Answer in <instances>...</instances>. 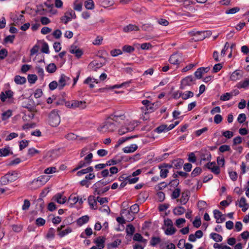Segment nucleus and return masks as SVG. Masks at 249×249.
<instances>
[{
    "label": "nucleus",
    "instance_id": "f257e3e1",
    "mask_svg": "<svg viewBox=\"0 0 249 249\" xmlns=\"http://www.w3.org/2000/svg\"><path fill=\"white\" fill-rule=\"evenodd\" d=\"M117 128L116 124L108 117L105 122L98 127V130L102 133L112 132Z\"/></svg>",
    "mask_w": 249,
    "mask_h": 249
},
{
    "label": "nucleus",
    "instance_id": "58836bf2",
    "mask_svg": "<svg viewBox=\"0 0 249 249\" xmlns=\"http://www.w3.org/2000/svg\"><path fill=\"white\" fill-rule=\"evenodd\" d=\"M55 233V230L53 228H51L48 230L46 237L48 239H52L54 238Z\"/></svg>",
    "mask_w": 249,
    "mask_h": 249
},
{
    "label": "nucleus",
    "instance_id": "72a5a7b5",
    "mask_svg": "<svg viewBox=\"0 0 249 249\" xmlns=\"http://www.w3.org/2000/svg\"><path fill=\"white\" fill-rule=\"evenodd\" d=\"M14 81L17 84H23L26 82V79L24 77L16 75L14 78Z\"/></svg>",
    "mask_w": 249,
    "mask_h": 249
},
{
    "label": "nucleus",
    "instance_id": "8fccbe9b",
    "mask_svg": "<svg viewBox=\"0 0 249 249\" xmlns=\"http://www.w3.org/2000/svg\"><path fill=\"white\" fill-rule=\"evenodd\" d=\"M37 79V77L35 74H29L28 76V80L30 84H34Z\"/></svg>",
    "mask_w": 249,
    "mask_h": 249
},
{
    "label": "nucleus",
    "instance_id": "4be33fe9",
    "mask_svg": "<svg viewBox=\"0 0 249 249\" xmlns=\"http://www.w3.org/2000/svg\"><path fill=\"white\" fill-rule=\"evenodd\" d=\"M242 74L240 71L236 70L233 71L230 76V80L231 81H237L241 79Z\"/></svg>",
    "mask_w": 249,
    "mask_h": 249
},
{
    "label": "nucleus",
    "instance_id": "f3484780",
    "mask_svg": "<svg viewBox=\"0 0 249 249\" xmlns=\"http://www.w3.org/2000/svg\"><path fill=\"white\" fill-rule=\"evenodd\" d=\"M13 95V92L11 90H7L2 92L0 95V98L2 102H4L7 98L11 99Z\"/></svg>",
    "mask_w": 249,
    "mask_h": 249
},
{
    "label": "nucleus",
    "instance_id": "9b49d317",
    "mask_svg": "<svg viewBox=\"0 0 249 249\" xmlns=\"http://www.w3.org/2000/svg\"><path fill=\"white\" fill-rule=\"evenodd\" d=\"M109 117L111 119L112 121H113L115 124H116L117 126L119 124L122 123L124 120L125 118L124 114L119 115L111 114L109 116Z\"/></svg>",
    "mask_w": 249,
    "mask_h": 249
},
{
    "label": "nucleus",
    "instance_id": "79ce46f5",
    "mask_svg": "<svg viewBox=\"0 0 249 249\" xmlns=\"http://www.w3.org/2000/svg\"><path fill=\"white\" fill-rule=\"evenodd\" d=\"M135 231V228L132 225L130 224L127 225L126 228V232L127 234L132 235L134 234Z\"/></svg>",
    "mask_w": 249,
    "mask_h": 249
},
{
    "label": "nucleus",
    "instance_id": "2f4dec72",
    "mask_svg": "<svg viewBox=\"0 0 249 249\" xmlns=\"http://www.w3.org/2000/svg\"><path fill=\"white\" fill-rule=\"evenodd\" d=\"M84 5L87 9L93 10L95 7V5L93 0H87L85 1Z\"/></svg>",
    "mask_w": 249,
    "mask_h": 249
},
{
    "label": "nucleus",
    "instance_id": "9d476101",
    "mask_svg": "<svg viewBox=\"0 0 249 249\" xmlns=\"http://www.w3.org/2000/svg\"><path fill=\"white\" fill-rule=\"evenodd\" d=\"M142 104L144 106V107H142L141 109L143 110V112H145V113H146V112H152L153 111L154 108V104L151 103L149 101L147 100H143L142 102Z\"/></svg>",
    "mask_w": 249,
    "mask_h": 249
},
{
    "label": "nucleus",
    "instance_id": "338daca9",
    "mask_svg": "<svg viewBox=\"0 0 249 249\" xmlns=\"http://www.w3.org/2000/svg\"><path fill=\"white\" fill-rule=\"evenodd\" d=\"M46 221L45 219L42 218H38L36 219V224L39 227L43 226L45 224Z\"/></svg>",
    "mask_w": 249,
    "mask_h": 249
},
{
    "label": "nucleus",
    "instance_id": "ea45409f",
    "mask_svg": "<svg viewBox=\"0 0 249 249\" xmlns=\"http://www.w3.org/2000/svg\"><path fill=\"white\" fill-rule=\"evenodd\" d=\"M12 115V111L11 110H8L2 113L1 119L2 121H5L11 117Z\"/></svg>",
    "mask_w": 249,
    "mask_h": 249
},
{
    "label": "nucleus",
    "instance_id": "0e129e2a",
    "mask_svg": "<svg viewBox=\"0 0 249 249\" xmlns=\"http://www.w3.org/2000/svg\"><path fill=\"white\" fill-rule=\"evenodd\" d=\"M139 180V178L138 177H132V176H128V178H127V182L129 183V184H132V183H135L136 182H137Z\"/></svg>",
    "mask_w": 249,
    "mask_h": 249
},
{
    "label": "nucleus",
    "instance_id": "7ed1b4c3",
    "mask_svg": "<svg viewBox=\"0 0 249 249\" xmlns=\"http://www.w3.org/2000/svg\"><path fill=\"white\" fill-rule=\"evenodd\" d=\"M60 122V118L57 113H52L49 116V123L53 127H56Z\"/></svg>",
    "mask_w": 249,
    "mask_h": 249
},
{
    "label": "nucleus",
    "instance_id": "b1692460",
    "mask_svg": "<svg viewBox=\"0 0 249 249\" xmlns=\"http://www.w3.org/2000/svg\"><path fill=\"white\" fill-rule=\"evenodd\" d=\"M97 200L93 196H89V197L88 201L90 208L94 209L98 208Z\"/></svg>",
    "mask_w": 249,
    "mask_h": 249
},
{
    "label": "nucleus",
    "instance_id": "f8f14e48",
    "mask_svg": "<svg viewBox=\"0 0 249 249\" xmlns=\"http://www.w3.org/2000/svg\"><path fill=\"white\" fill-rule=\"evenodd\" d=\"M213 215L216 219V222L217 223H221L225 221V218L224 215L219 210H214L213 211Z\"/></svg>",
    "mask_w": 249,
    "mask_h": 249
},
{
    "label": "nucleus",
    "instance_id": "dca6fc26",
    "mask_svg": "<svg viewBox=\"0 0 249 249\" xmlns=\"http://www.w3.org/2000/svg\"><path fill=\"white\" fill-rule=\"evenodd\" d=\"M210 68L209 67H206V68H200L197 70V71L195 72V76L198 78L200 79L202 78L203 75L207 73L209 70Z\"/></svg>",
    "mask_w": 249,
    "mask_h": 249
},
{
    "label": "nucleus",
    "instance_id": "7c9ffc66",
    "mask_svg": "<svg viewBox=\"0 0 249 249\" xmlns=\"http://www.w3.org/2000/svg\"><path fill=\"white\" fill-rule=\"evenodd\" d=\"M194 93L190 91H186L183 93L181 92L179 94V96L183 100H187L189 98L193 97Z\"/></svg>",
    "mask_w": 249,
    "mask_h": 249
},
{
    "label": "nucleus",
    "instance_id": "de8ad7c7",
    "mask_svg": "<svg viewBox=\"0 0 249 249\" xmlns=\"http://www.w3.org/2000/svg\"><path fill=\"white\" fill-rule=\"evenodd\" d=\"M167 125L166 124H162L158 126L156 129V131L158 133H161L162 132H164L167 130Z\"/></svg>",
    "mask_w": 249,
    "mask_h": 249
},
{
    "label": "nucleus",
    "instance_id": "f704fd0d",
    "mask_svg": "<svg viewBox=\"0 0 249 249\" xmlns=\"http://www.w3.org/2000/svg\"><path fill=\"white\" fill-rule=\"evenodd\" d=\"M189 199V196L185 192L182 193L181 198L179 199L180 202L182 204H185Z\"/></svg>",
    "mask_w": 249,
    "mask_h": 249
},
{
    "label": "nucleus",
    "instance_id": "e433bc0d",
    "mask_svg": "<svg viewBox=\"0 0 249 249\" xmlns=\"http://www.w3.org/2000/svg\"><path fill=\"white\" fill-rule=\"evenodd\" d=\"M56 70V66L54 63H51L48 65L46 71L51 73L54 72Z\"/></svg>",
    "mask_w": 249,
    "mask_h": 249
},
{
    "label": "nucleus",
    "instance_id": "c03bdc74",
    "mask_svg": "<svg viewBox=\"0 0 249 249\" xmlns=\"http://www.w3.org/2000/svg\"><path fill=\"white\" fill-rule=\"evenodd\" d=\"M161 242V239L159 237H152L150 240V245L152 246H155Z\"/></svg>",
    "mask_w": 249,
    "mask_h": 249
},
{
    "label": "nucleus",
    "instance_id": "774afa93",
    "mask_svg": "<svg viewBox=\"0 0 249 249\" xmlns=\"http://www.w3.org/2000/svg\"><path fill=\"white\" fill-rule=\"evenodd\" d=\"M65 138L68 140H73L76 139L77 136L73 133H69L65 136Z\"/></svg>",
    "mask_w": 249,
    "mask_h": 249
},
{
    "label": "nucleus",
    "instance_id": "473e14b6",
    "mask_svg": "<svg viewBox=\"0 0 249 249\" xmlns=\"http://www.w3.org/2000/svg\"><path fill=\"white\" fill-rule=\"evenodd\" d=\"M73 9L75 10L81 11L82 9V2L81 0H75Z\"/></svg>",
    "mask_w": 249,
    "mask_h": 249
},
{
    "label": "nucleus",
    "instance_id": "5fc2aeb1",
    "mask_svg": "<svg viewBox=\"0 0 249 249\" xmlns=\"http://www.w3.org/2000/svg\"><path fill=\"white\" fill-rule=\"evenodd\" d=\"M180 194V189L179 188H176L172 193V197L175 199L179 197Z\"/></svg>",
    "mask_w": 249,
    "mask_h": 249
},
{
    "label": "nucleus",
    "instance_id": "2eb2a0df",
    "mask_svg": "<svg viewBox=\"0 0 249 249\" xmlns=\"http://www.w3.org/2000/svg\"><path fill=\"white\" fill-rule=\"evenodd\" d=\"M70 79V78L64 74H62L58 81V88L60 90L62 89L65 86L67 82Z\"/></svg>",
    "mask_w": 249,
    "mask_h": 249
},
{
    "label": "nucleus",
    "instance_id": "a878e982",
    "mask_svg": "<svg viewBox=\"0 0 249 249\" xmlns=\"http://www.w3.org/2000/svg\"><path fill=\"white\" fill-rule=\"evenodd\" d=\"M249 87V79H246L244 81H241L236 85V87L238 89H246Z\"/></svg>",
    "mask_w": 249,
    "mask_h": 249
},
{
    "label": "nucleus",
    "instance_id": "680f3d73",
    "mask_svg": "<svg viewBox=\"0 0 249 249\" xmlns=\"http://www.w3.org/2000/svg\"><path fill=\"white\" fill-rule=\"evenodd\" d=\"M246 119H247V117H246V114H244V113H242V114H240L238 115V117L237 118V121L239 123L242 124L245 122Z\"/></svg>",
    "mask_w": 249,
    "mask_h": 249
},
{
    "label": "nucleus",
    "instance_id": "37998d69",
    "mask_svg": "<svg viewBox=\"0 0 249 249\" xmlns=\"http://www.w3.org/2000/svg\"><path fill=\"white\" fill-rule=\"evenodd\" d=\"M232 96L233 94L232 93L227 92L220 96V100L223 101H226L229 100Z\"/></svg>",
    "mask_w": 249,
    "mask_h": 249
},
{
    "label": "nucleus",
    "instance_id": "ddd939ff",
    "mask_svg": "<svg viewBox=\"0 0 249 249\" xmlns=\"http://www.w3.org/2000/svg\"><path fill=\"white\" fill-rule=\"evenodd\" d=\"M69 52L72 53L74 54L75 56L77 58H80L81 55L83 54V52L82 50L79 49L76 45H72L71 46Z\"/></svg>",
    "mask_w": 249,
    "mask_h": 249
},
{
    "label": "nucleus",
    "instance_id": "a19ab883",
    "mask_svg": "<svg viewBox=\"0 0 249 249\" xmlns=\"http://www.w3.org/2000/svg\"><path fill=\"white\" fill-rule=\"evenodd\" d=\"M210 236L216 242H221L222 240V236L216 233H212Z\"/></svg>",
    "mask_w": 249,
    "mask_h": 249
},
{
    "label": "nucleus",
    "instance_id": "bf43d9fd",
    "mask_svg": "<svg viewBox=\"0 0 249 249\" xmlns=\"http://www.w3.org/2000/svg\"><path fill=\"white\" fill-rule=\"evenodd\" d=\"M202 170L200 167H196L195 168L193 172L191 173V175L192 177H195L198 175H199L201 173Z\"/></svg>",
    "mask_w": 249,
    "mask_h": 249
},
{
    "label": "nucleus",
    "instance_id": "aec40b11",
    "mask_svg": "<svg viewBox=\"0 0 249 249\" xmlns=\"http://www.w3.org/2000/svg\"><path fill=\"white\" fill-rule=\"evenodd\" d=\"M193 81V78L192 76H187L183 79L181 82V88H184L187 86H190L192 84Z\"/></svg>",
    "mask_w": 249,
    "mask_h": 249
},
{
    "label": "nucleus",
    "instance_id": "6e6552de",
    "mask_svg": "<svg viewBox=\"0 0 249 249\" xmlns=\"http://www.w3.org/2000/svg\"><path fill=\"white\" fill-rule=\"evenodd\" d=\"M206 166L215 175H219L220 172L219 167L216 164L215 162H209L207 163Z\"/></svg>",
    "mask_w": 249,
    "mask_h": 249
},
{
    "label": "nucleus",
    "instance_id": "39448f33",
    "mask_svg": "<svg viewBox=\"0 0 249 249\" xmlns=\"http://www.w3.org/2000/svg\"><path fill=\"white\" fill-rule=\"evenodd\" d=\"M75 18L76 15L75 12L72 10H70L65 13L64 16L61 18V20L65 24H67L72 18Z\"/></svg>",
    "mask_w": 249,
    "mask_h": 249
},
{
    "label": "nucleus",
    "instance_id": "1a4fd4ad",
    "mask_svg": "<svg viewBox=\"0 0 249 249\" xmlns=\"http://www.w3.org/2000/svg\"><path fill=\"white\" fill-rule=\"evenodd\" d=\"M65 227V225H61L57 229L58 235L61 237L64 236L72 231V229L70 227H67L66 229L63 230Z\"/></svg>",
    "mask_w": 249,
    "mask_h": 249
},
{
    "label": "nucleus",
    "instance_id": "09e8293b",
    "mask_svg": "<svg viewBox=\"0 0 249 249\" xmlns=\"http://www.w3.org/2000/svg\"><path fill=\"white\" fill-rule=\"evenodd\" d=\"M122 49L124 52L129 53H131L135 50V48L133 47L127 45H124Z\"/></svg>",
    "mask_w": 249,
    "mask_h": 249
},
{
    "label": "nucleus",
    "instance_id": "13d9d810",
    "mask_svg": "<svg viewBox=\"0 0 249 249\" xmlns=\"http://www.w3.org/2000/svg\"><path fill=\"white\" fill-rule=\"evenodd\" d=\"M108 187H105L103 189H96L95 190V195H102L108 190Z\"/></svg>",
    "mask_w": 249,
    "mask_h": 249
},
{
    "label": "nucleus",
    "instance_id": "6e6d98bb",
    "mask_svg": "<svg viewBox=\"0 0 249 249\" xmlns=\"http://www.w3.org/2000/svg\"><path fill=\"white\" fill-rule=\"evenodd\" d=\"M12 229L13 231L18 232H20L23 229V226L21 224L19 225H13Z\"/></svg>",
    "mask_w": 249,
    "mask_h": 249
},
{
    "label": "nucleus",
    "instance_id": "69168bd1",
    "mask_svg": "<svg viewBox=\"0 0 249 249\" xmlns=\"http://www.w3.org/2000/svg\"><path fill=\"white\" fill-rule=\"evenodd\" d=\"M222 135L227 139H230L233 136V133L231 131L227 130L222 133Z\"/></svg>",
    "mask_w": 249,
    "mask_h": 249
},
{
    "label": "nucleus",
    "instance_id": "c756f323",
    "mask_svg": "<svg viewBox=\"0 0 249 249\" xmlns=\"http://www.w3.org/2000/svg\"><path fill=\"white\" fill-rule=\"evenodd\" d=\"M93 171V168L92 166H89L87 168L83 169L77 172L76 175L78 176H81L83 175L92 172Z\"/></svg>",
    "mask_w": 249,
    "mask_h": 249
},
{
    "label": "nucleus",
    "instance_id": "bb28decb",
    "mask_svg": "<svg viewBox=\"0 0 249 249\" xmlns=\"http://www.w3.org/2000/svg\"><path fill=\"white\" fill-rule=\"evenodd\" d=\"M79 196L75 194H72L68 198V201L70 202L71 205H73L78 201Z\"/></svg>",
    "mask_w": 249,
    "mask_h": 249
},
{
    "label": "nucleus",
    "instance_id": "4468645a",
    "mask_svg": "<svg viewBox=\"0 0 249 249\" xmlns=\"http://www.w3.org/2000/svg\"><path fill=\"white\" fill-rule=\"evenodd\" d=\"M53 199L61 204H64L67 200V197L64 196L63 193L56 194L53 197Z\"/></svg>",
    "mask_w": 249,
    "mask_h": 249
},
{
    "label": "nucleus",
    "instance_id": "393cba45",
    "mask_svg": "<svg viewBox=\"0 0 249 249\" xmlns=\"http://www.w3.org/2000/svg\"><path fill=\"white\" fill-rule=\"evenodd\" d=\"M200 157L201 160L209 161L211 159V154L207 150H205L204 152L202 151Z\"/></svg>",
    "mask_w": 249,
    "mask_h": 249
},
{
    "label": "nucleus",
    "instance_id": "864d4df0",
    "mask_svg": "<svg viewBox=\"0 0 249 249\" xmlns=\"http://www.w3.org/2000/svg\"><path fill=\"white\" fill-rule=\"evenodd\" d=\"M176 231V229L173 226H170L167 227L165 231V233L168 235H172Z\"/></svg>",
    "mask_w": 249,
    "mask_h": 249
},
{
    "label": "nucleus",
    "instance_id": "423d86ee",
    "mask_svg": "<svg viewBox=\"0 0 249 249\" xmlns=\"http://www.w3.org/2000/svg\"><path fill=\"white\" fill-rule=\"evenodd\" d=\"M172 168V166L167 164H163L159 166V168L160 169V177L161 178H164L167 177V174L169 173V169Z\"/></svg>",
    "mask_w": 249,
    "mask_h": 249
},
{
    "label": "nucleus",
    "instance_id": "e2e57ef3",
    "mask_svg": "<svg viewBox=\"0 0 249 249\" xmlns=\"http://www.w3.org/2000/svg\"><path fill=\"white\" fill-rule=\"evenodd\" d=\"M167 184L164 182H161L156 186L155 189L157 191H160L165 188Z\"/></svg>",
    "mask_w": 249,
    "mask_h": 249
},
{
    "label": "nucleus",
    "instance_id": "603ef678",
    "mask_svg": "<svg viewBox=\"0 0 249 249\" xmlns=\"http://www.w3.org/2000/svg\"><path fill=\"white\" fill-rule=\"evenodd\" d=\"M10 153V149L9 147L0 149V156H6Z\"/></svg>",
    "mask_w": 249,
    "mask_h": 249
},
{
    "label": "nucleus",
    "instance_id": "20e7f679",
    "mask_svg": "<svg viewBox=\"0 0 249 249\" xmlns=\"http://www.w3.org/2000/svg\"><path fill=\"white\" fill-rule=\"evenodd\" d=\"M182 60V54L176 53L173 54L170 57L169 61L171 64L178 65Z\"/></svg>",
    "mask_w": 249,
    "mask_h": 249
},
{
    "label": "nucleus",
    "instance_id": "0eeeda50",
    "mask_svg": "<svg viewBox=\"0 0 249 249\" xmlns=\"http://www.w3.org/2000/svg\"><path fill=\"white\" fill-rule=\"evenodd\" d=\"M121 213H122L123 217L125 218L126 222H131L135 218V214H134L129 210L127 209H122Z\"/></svg>",
    "mask_w": 249,
    "mask_h": 249
},
{
    "label": "nucleus",
    "instance_id": "412c9836",
    "mask_svg": "<svg viewBox=\"0 0 249 249\" xmlns=\"http://www.w3.org/2000/svg\"><path fill=\"white\" fill-rule=\"evenodd\" d=\"M239 206L242 208L243 212H246L249 207V204L247 203L245 197H242L240 198Z\"/></svg>",
    "mask_w": 249,
    "mask_h": 249
},
{
    "label": "nucleus",
    "instance_id": "a18cd8bd",
    "mask_svg": "<svg viewBox=\"0 0 249 249\" xmlns=\"http://www.w3.org/2000/svg\"><path fill=\"white\" fill-rule=\"evenodd\" d=\"M129 210L135 215L139 212V205L138 204H135L130 207Z\"/></svg>",
    "mask_w": 249,
    "mask_h": 249
},
{
    "label": "nucleus",
    "instance_id": "4d7b16f0",
    "mask_svg": "<svg viewBox=\"0 0 249 249\" xmlns=\"http://www.w3.org/2000/svg\"><path fill=\"white\" fill-rule=\"evenodd\" d=\"M57 171L56 168L55 167H51L46 168L44 170V173L46 174H50L53 173H55Z\"/></svg>",
    "mask_w": 249,
    "mask_h": 249
},
{
    "label": "nucleus",
    "instance_id": "3c124183",
    "mask_svg": "<svg viewBox=\"0 0 249 249\" xmlns=\"http://www.w3.org/2000/svg\"><path fill=\"white\" fill-rule=\"evenodd\" d=\"M169 207V204L167 203L160 204L159 205L158 210L160 212H164Z\"/></svg>",
    "mask_w": 249,
    "mask_h": 249
},
{
    "label": "nucleus",
    "instance_id": "5701e85b",
    "mask_svg": "<svg viewBox=\"0 0 249 249\" xmlns=\"http://www.w3.org/2000/svg\"><path fill=\"white\" fill-rule=\"evenodd\" d=\"M137 149L138 146L136 144H132L130 146L124 147L123 151L125 153H130L135 152Z\"/></svg>",
    "mask_w": 249,
    "mask_h": 249
},
{
    "label": "nucleus",
    "instance_id": "49530a36",
    "mask_svg": "<svg viewBox=\"0 0 249 249\" xmlns=\"http://www.w3.org/2000/svg\"><path fill=\"white\" fill-rule=\"evenodd\" d=\"M89 66L92 67V70L97 71V69L101 67V64H99L96 61H92L89 64Z\"/></svg>",
    "mask_w": 249,
    "mask_h": 249
},
{
    "label": "nucleus",
    "instance_id": "a211bd4d",
    "mask_svg": "<svg viewBox=\"0 0 249 249\" xmlns=\"http://www.w3.org/2000/svg\"><path fill=\"white\" fill-rule=\"evenodd\" d=\"M73 108H78L80 109H84L86 107V103L85 101H79L77 100H72Z\"/></svg>",
    "mask_w": 249,
    "mask_h": 249
},
{
    "label": "nucleus",
    "instance_id": "c9c22d12",
    "mask_svg": "<svg viewBox=\"0 0 249 249\" xmlns=\"http://www.w3.org/2000/svg\"><path fill=\"white\" fill-rule=\"evenodd\" d=\"M92 230L90 228H87L85 230L84 233H82L81 234V237L82 238H86V237H89L92 234Z\"/></svg>",
    "mask_w": 249,
    "mask_h": 249
},
{
    "label": "nucleus",
    "instance_id": "c85d7f7f",
    "mask_svg": "<svg viewBox=\"0 0 249 249\" xmlns=\"http://www.w3.org/2000/svg\"><path fill=\"white\" fill-rule=\"evenodd\" d=\"M89 220V217L88 215L83 216L77 220V224L81 226L83 224L87 223Z\"/></svg>",
    "mask_w": 249,
    "mask_h": 249
},
{
    "label": "nucleus",
    "instance_id": "4c0bfd02",
    "mask_svg": "<svg viewBox=\"0 0 249 249\" xmlns=\"http://www.w3.org/2000/svg\"><path fill=\"white\" fill-rule=\"evenodd\" d=\"M185 211V209L182 207H178L174 209V213L176 215H181Z\"/></svg>",
    "mask_w": 249,
    "mask_h": 249
},
{
    "label": "nucleus",
    "instance_id": "052dcab7",
    "mask_svg": "<svg viewBox=\"0 0 249 249\" xmlns=\"http://www.w3.org/2000/svg\"><path fill=\"white\" fill-rule=\"evenodd\" d=\"M87 164L86 161L85 160H81L80 161L78 164L76 165V167L73 169L72 171L74 172L78 169L82 168L83 167L85 166Z\"/></svg>",
    "mask_w": 249,
    "mask_h": 249
},
{
    "label": "nucleus",
    "instance_id": "6ab92c4d",
    "mask_svg": "<svg viewBox=\"0 0 249 249\" xmlns=\"http://www.w3.org/2000/svg\"><path fill=\"white\" fill-rule=\"evenodd\" d=\"M94 242L96 244L98 249H102L105 247V238L104 237L99 236L96 238Z\"/></svg>",
    "mask_w": 249,
    "mask_h": 249
},
{
    "label": "nucleus",
    "instance_id": "cd10ccee",
    "mask_svg": "<svg viewBox=\"0 0 249 249\" xmlns=\"http://www.w3.org/2000/svg\"><path fill=\"white\" fill-rule=\"evenodd\" d=\"M140 29L138 26L133 24H129L124 27V31L125 32H128L132 31H138Z\"/></svg>",
    "mask_w": 249,
    "mask_h": 249
},
{
    "label": "nucleus",
    "instance_id": "f03ea898",
    "mask_svg": "<svg viewBox=\"0 0 249 249\" xmlns=\"http://www.w3.org/2000/svg\"><path fill=\"white\" fill-rule=\"evenodd\" d=\"M18 178V174L17 172L14 171L8 173L1 177L0 181L2 184L6 185L9 182H13Z\"/></svg>",
    "mask_w": 249,
    "mask_h": 249
}]
</instances>
